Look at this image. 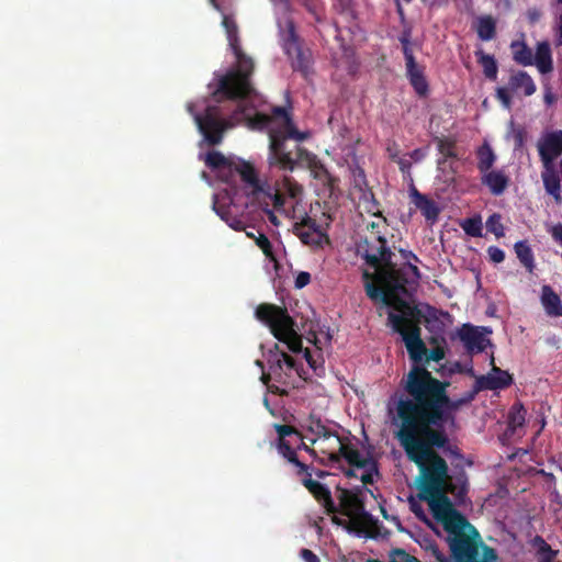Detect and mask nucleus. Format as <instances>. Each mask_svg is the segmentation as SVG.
Segmentation results:
<instances>
[{"label":"nucleus","instance_id":"1","mask_svg":"<svg viewBox=\"0 0 562 562\" xmlns=\"http://www.w3.org/2000/svg\"><path fill=\"white\" fill-rule=\"evenodd\" d=\"M396 439L407 459L414 462L419 476L420 498L428 503L434 518L448 533V542L453 560L462 561L474 553V547L482 544L479 531L454 507L448 494L462 501L468 493L464 474L452 477L446 460L436 451L446 449L449 437L443 429L420 430V428L401 423Z\"/></svg>","mask_w":562,"mask_h":562},{"label":"nucleus","instance_id":"2","mask_svg":"<svg viewBox=\"0 0 562 562\" xmlns=\"http://www.w3.org/2000/svg\"><path fill=\"white\" fill-rule=\"evenodd\" d=\"M409 398H401L396 404V415L401 423L420 428L443 429L454 428L457 412L474 400L477 387L460 398H451L448 394L450 385L447 381L435 378L427 368L412 367L401 382Z\"/></svg>","mask_w":562,"mask_h":562},{"label":"nucleus","instance_id":"3","mask_svg":"<svg viewBox=\"0 0 562 562\" xmlns=\"http://www.w3.org/2000/svg\"><path fill=\"white\" fill-rule=\"evenodd\" d=\"M222 25L225 29L228 46L235 56L234 66L224 75L218 76L217 87L212 95L216 102L222 100H241L254 92L251 76L255 64L240 46L238 25L232 15L224 14Z\"/></svg>","mask_w":562,"mask_h":562},{"label":"nucleus","instance_id":"4","mask_svg":"<svg viewBox=\"0 0 562 562\" xmlns=\"http://www.w3.org/2000/svg\"><path fill=\"white\" fill-rule=\"evenodd\" d=\"M401 305L405 307L404 313L390 312L387 323L393 331L402 337L409 359L414 363L413 367L425 368V363L441 361L446 356L443 348L436 347L428 350L422 339V311L417 306H411L405 301H401Z\"/></svg>","mask_w":562,"mask_h":562},{"label":"nucleus","instance_id":"5","mask_svg":"<svg viewBox=\"0 0 562 562\" xmlns=\"http://www.w3.org/2000/svg\"><path fill=\"white\" fill-rule=\"evenodd\" d=\"M255 315L291 351L300 352L302 350V337L296 330L295 321L290 316L285 307L271 303H261L257 306Z\"/></svg>","mask_w":562,"mask_h":562},{"label":"nucleus","instance_id":"6","mask_svg":"<svg viewBox=\"0 0 562 562\" xmlns=\"http://www.w3.org/2000/svg\"><path fill=\"white\" fill-rule=\"evenodd\" d=\"M380 282L384 289L376 286L373 282L364 284V290L369 299L373 301L380 300L384 305L392 306L403 314L405 307L401 305V299L397 293L406 292L408 283L407 272L404 268H396L391 260L390 265H383L379 271Z\"/></svg>","mask_w":562,"mask_h":562},{"label":"nucleus","instance_id":"7","mask_svg":"<svg viewBox=\"0 0 562 562\" xmlns=\"http://www.w3.org/2000/svg\"><path fill=\"white\" fill-rule=\"evenodd\" d=\"M286 139V136L279 132H272L270 134V165H277L280 169L288 171H293L297 164L305 165L307 168L315 167L318 160L315 154L299 145H294L293 148H289Z\"/></svg>","mask_w":562,"mask_h":562},{"label":"nucleus","instance_id":"8","mask_svg":"<svg viewBox=\"0 0 562 562\" xmlns=\"http://www.w3.org/2000/svg\"><path fill=\"white\" fill-rule=\"evenodd\" d=\"M187 111L192 115L200 133L205 142L215 146L222 143L224 132L233 126L229 120L223 117L222 109L218 105H207L203 114L195 111V104H187Z\"/></svg>","mask_w":562,"mask_h":562},{"label":"nucleus","instance_id":"9","mask_svg":"<svg viewBox=\"0 0 562 562\" xmlns=\"http://www.w3.org/2000/svg\"><path fill=\"white\" fill-rule=\"evenodd\" d=\"M337 490L339 492L340 513L348 517L357 516L367 520V537L371 539L378 538L381 535L382 526L378 519H374L372 515L366 510L364 503L359 494L346 488L338 487Z\"/></svg>","mask_w":562,"mask_h":562},{"label":"nucleus","instance_id":"10","mask_svg":"<svg viewBox=\"0 0 562 562\" xmlns=\"http://www.w3.org/2000/svg\"><path fill=\"white\" fill-rule=\"evenodd\" d=\"M358 252L364 262L373 269H380L383 265H390L394 256L387 246L386 238L376 231L373 237H364L358 243Z\"/></svg>","mask_w":562,"mask_h":562},{"label":"nucleus","instance_id":"11","mask_svg":"<svg viewBox=\"0 0 562 562\" xmlns=\"http://www.w3.org/2000/svg\"><path fill=\"white\" fill-rule=\"evenodd\" d=\"M293 234L312 249H322L330 244L329 236L323 232L316 220L307 214L293 225Z\"/></svg>","mask_w":562,"mask_h":562},{"label":"nucleus","instance_id":"12","mask_svg":"<svg viewBox=\"0 0 562 562\" xmlns=\"http://www.w3.org/2000/svg\"><path fill=\"white\" fill-rule=\"evenodd\" d=\"M281 121L283 124L284 131H278L282 135L286 136V138H293L295 140H304L310 134L307 132H300L296 130L290 113L283 106H274L272 109L271 117L266 114H257L255 117V123L260 125L261 127L267 126L270 121ZM272 132H277L276 130L270 131L269 135Z\"/></svg>","mask_w":562,"mask_h":562},{"label":"nucleus","instance_id":"13","mask_svg":"<svg viewBox=\"0 0 562 562\" xmlns=\"http://www.w3.org/2000/svg\"><path fill=\"white\" fill-rule=\"evenodd\" d=\"M537 148L542 166H554L555 159L562 155V131L543 133L537 143Z\"/></svg>","mask_w":562,"mask_h":562},{"label":"nucleus","instance_id":"14","mask_svg":"<svg viewBox=\"0 0 562 562\" xmlns=\"http://www.w3.org/2000/svg\"><path fill=\"white\" fill-rule=\"evenodd\" d=\"M484 333H490L485 327H477L471 324H463L458 329V337L462 341L468 353H480L491 344Z\"/></svg>","mask_w":562,"mask_h":562},{"label":"nucleus","instance_id":"15","mask_svg":"<svg viewBox=\"0 0 562 562\" xmlns=\"http://www.w3.org/2000/svg\"><path fill=\"white\" fill-rule=\"evenodd\" d=\"M304 477L301 480L303 486L314 496V498L324 507L327 514L338 512L329 488L318 481L312 479V468L307 472H303Z\"/></svg>","mask_w":562,"mask_h":562},{"label":"nucleus","instance_id":"16","mask_svg":"<svg viewBox=\"0 0 562 562\" xmlns=\"http://www.w3.org/2000/svg\"><path fill=\"white\" fill-rule=\"evenodd\" d=\"M492 370L485 375L476 379L477 390H503L512 385L513 376L507 372L494 364V358L491 360Z\"/></svg>","mask_w":562,"mask_h":562},{"label":"nucleus","instance_id":"17","mask_svg":"<svg viewBox=\"0 0 562 562\" xmlns=\"http://www.w3.org/2000/svg\"><path fill=\"white\" fill-rule=\"evenodd\" d=\"M308 430L316 435V438L312 440V443L318 445L319 451L327 454L331 461H338L339 457L329 452V449L325 447V443L327 441H333V446L339 445V435L327 428L321 420L312 422Z\"/></svg>","mask_w":562,"mask_h":562},{"label":"nucleus","instance_id":"18","mask_svg":"<svg viewBox=\"0 0 562 562\" xmlns=\"http://www.w3.org/2000/svg\"><path fill=\"white\" fill-rule=\"evenodd\" d=\"M409 194L414 205L420 211L426 221L430 224L436 223L440 214L438 204L426 194L420 193L414 186L411 188Z\"/></svg>","mask_w":562,"mask_h":562},{"label":"nucleus","instance_id":"19","mask_svg":"<svg viewBox=\"0 0 562 562\" xmlns=\"http://www.w3.org/2000/svg\"><path fill=\"white\" fill-rule=\"evenodd\" d=\"M406 78L413 87L416 94L420 98H425L429 93V83L425 75V66L418 65L417 63L405 67Z\"/></svg>","mask_w":562,"mask_h":562},{"label":"nucleus","instance_id":"20","mask_svg":"<svg viewBox=\"0 0 562 562\" xmlns=\"http://www.w3.org/2000/svg\"><path fill=\"white\" fill-rule=\"evenodd\" d=\"M481 182L488 188L493 195L498 196L507 189L509 178L502 170H490L483 173Z\"/></svg>","mask_w":562,"mask_h":562},{"label":"nucleus","instance_id":"21","mask_svg":"<svg viewBox=\"0 0 562 562\" xmlns=\"http://www.w3.org/2000/svg\"><path fill=\"white\" fill-rule=\"evenodd\" d=\"M291 59L293 70L299 71L304 78H308L312 74V54L308 49L299 46L293 52L285 53Z\"/></svg>","mask_w":562,"mask_h":562},{"label":"nucleus","instance_id":"22","mask_svg":"<svg viewBox=\"0 0 562 562\" xmlns=\"http://www.w3.org/2000/svg\"><path fill=\"white\" fill-rule=\"evenodd\" d=\"M338 457H342L351 467L361 468L367 464L373 465V458L371 456H362L361 452L351 445L342 443L339 438Z\"/></svg>","mask_w":562,"mask_h":562},{"label":"nucleus","instance_id":"23","mask_svg":"<svg viewBox=\"0 0 562 562\" xmlns=\"http://www.w3.org/2000/svg\"><path fill=\"white\" fill-rule=\"evenodd\" d=\"M273 190L271 186L260 183L245 194L248 199L247 205L258 206L262 211H268L271 206Z\"/></svg>","mask_w":562,"mask_h":562},{"label":"nucleus","instance_id":"24","mask_svg":"<svg viewBox=\"0 0 562 562\" xmlns=\"http://www.w3.org/2000/svg\"><path fill=\"white\" fill-rule=\"evenodd\" d=\"M541 178L543 182V187L548 194L552 195L554 201L560 204L562 202L561 198V182L559 175L555 170L554 166L543 167V171L541 172Z\"/></svg>","mask_w":562,"mask_h":562},{"label":"nucleus","instance_id":"25","mask_svg":"<svg viewBox=\"0 0 562 562\" xmlns=\"http://www.w3.org/2000/svg\"><path fill=\"white\" fill-rule=\"evenodd\" d=\"M541 304L549 316H562V301L550 285L541 288Z\"/></svg>","mask_w":562,"mask_h":562},{"label":"nucleus","instance_id":"26","mask_svg":"<svg viewBox=\"0 0 562 562\" xmlns=\"http://www.w3.org/2000/svg\"><path fill=\"white\" fill-rule=\"evenodd\" d=\"M233 171L237 172L240 176V179L244 183V193L246 194L248 191L258 187L261 182L258 178L257 171L255 168L246 161H240L238 164H234Z\"/></svg>","mask_w":562,"mask_h":562},{"label":"nucleus","instance_id":"27","mask_svg":"<svg viewBox=\"0 0 562 562\" xmlns=\"http://www.w3.org/2000/svg\"><path fill=\"white\" fill-rule=\"evenodd\" d=\"M533 64L541 74H548L553 69L551 48L548 42L537 44Z\"/></svg>","mask_w":562,"mask_h":562},{"label":"nucleus","instance_id":"28","mask_svg":"<svg viewBox=\"0 0 562 562\" xmlns=\"http://www.w3.org/2000/svg\"><path fill=\"white\" fill-rule=\"evenodd\" d=\"M509 89L513 91L522 90L524 94L529 97L536 92V85L532 78L524 70L512 75L508 81Z\"/></svg>","mask_w":562,"mask_h":562},{"label":"nucleus","instance_id":"29","mask_svg":"<svg viewBox=\"0 0 562 562\" xmlns=\"http://www.w3.org/2000/svg\"><path fill=\"white\" fill-rule=\"evenodd\" d=\"M282 47L284 52H293L294 48L301 46L300 37L295 30L293 20L286 19L284 26L280 27Z\"/></svg>","mask_w":562,"mask_h":562},{"label":"nucleus","instance_id":"30","mask_svg":"<svg viewBox=\"0 0 562 562\" xmlns=\"http://www.w3.org/2000/svg\"><path fill=\"white\" fill-rule=\"evenodd\" d=\"M278 452L288 460V462L292 463L297 468L296 474L302 475L303 472H307L310 470V465L301 462L297 458L296 451L291 447L289 441H278L277 443Z\"/></svg>","mask_w":562,"mask_h":562},{"label":"nucleus","instance_id":"31","mask_svg":"<svg viewBox=\"0 0 562 562\" xmlns=\"http://www.w3.org/2000/svg\"><path fill=\"white\" fill-rule=\"evenodd\" d=\"M510 49L513 53V59L518 65H522V66L533 65L532 50L528 47V45L524 41H513L510 44Z\"/></svg>","mask_w":562,"mask_h":562},{"label":"nucleus","instance_id":"32","mask_svg":"<svg viewBox=\"0 0 562 562\" xmlns=\"http://www.w3.org/2000/svg\"><path fill=\"white\" fill-rule=\"evenodd\" d=\"M206 166L216 171H228L229 173L233 172V166L235 162H233L229 158L225 157L221 151L212 150L206 154L205 158Z\"/></svg>","mask_w":562,"mask_h":562},{"label":"nucleus","instance_id":"33","mask_svg":"<svg viewBox=\"0 0 562 562\" xmlns=\"http://www.w3.org/2000/svg\"><path fill=\"white\" fill-rule=\"evenodd\" d=\"M497 560V553L496 551L484 544H477L474 547V553L471 554L469 558L465 557L460 561L459 559L453 560L454 562H496Z\"/></svg>","mask_w":562,"mask_h":562},{"label":"nucleus","instance_id":"34","mask_svg":"<svg viewBox=\"0 0 562 562\" xmlns=\"http://www.w3.org/2000/svg\"><path fill=\"white\" fill-rule=\"evenodd\" d=\"M475 30L481 41H491L496 35V21L492 15H482L476 21Z\"/></svg>","mask_w":562,"mask_h":562},{"label":"nucleus","instance_id":"35","mask_svg":"<svg viewBox=\"0 0 562 562\" xmlns=\"http://www.w3.org/2000/svg\"><path fill=\"white\" fill-rule=\"evenodd\" d=\"M213 210L234 231L246 232V229L248 228V225H246L241 218L234 216L231 213V211L224 205H218L216 200H214L213 202Z\"/></svg>","mask_w":562,"mask_h":562},{"label":"nucleus","instance_id":"36","mask_svg":"<svg viewBox=\"0 0 562 562\" xmlns=\"http://www.w3.org/2000/svg\"><path fill=\"white\" fill-rule=\"evenodd\" d=\"M476 156L477 169L481 173L492 170V167L496 160V155L487 143H484L477 148Z\"/></svg>","mask_w":562,"mask_h":562},{"label":"nucleus","instance_id":"37","mask_svg":"<svg viewBox=\"0 0 562 562\" xmlns=\"http://www.w3.org/2000/svg\"><path fill=\"white\" fill-rule=\"evenodd\" d=\"M477 63L483 68L484 76L490 80H496L497 78V63L493 55L485 54L482 49L475 52Z\"/></svg>","mask_w":562,"mask_h":562},{"label":"nucleus","instance_id":"38","mask_svg":"<svg viewBox=\"0 0 562 562\" xmlns=\"http://www.w3.org/2000/svg\"><path fill=\"white\" fill-rule=\"evenodd\" d=\"M526 422V409L519 402L515 403L507 415L508 429L515 432L518 428H521Z\"/></svg>","mask_w":562,"mask_h":562},{"label":"nucleus","instance_id":"39","mask_svg":"<svg viewBox=\"0 0 562 562\" xmlns=\"http://www.w3.org/2000/svg\"><path fill=\"white\" fill-rule=\"evenodd\" d=\"M515 252L520 263L529 271L535 269L533 252L526 240H520L515 244Z\"/></svg>","mask_w":562,"mask_h":562},{"label":"nucleus","instance_id":"40","mask_svg":"<svg viewBox=\"0 0 562 562\" xmlns=\"http://www.w3.org/2000/svg\"><path fill=\"white\" fill-rule=\"evenodd\" d=\"M267 361L269 364V370L273 375V380L278 383L284 384L286 382V376L289 374L284 369L282 358L279 359L276 352L273 350H270Z\"/></svg>","mask_w":562,"mask_h":562},{"label":"nucleus","instance_id":"41","mask_svg":"<svg viewBox=\"0 0 562 562\" xmlns=\"http://www.w3.org/2000/svg\"><path fill=\"white\" fill-rule=\"evenodd\" d=\"M398 41L402 45V52L405 59V67L417 63L412 48V29L405 27L402 31L401 35L398 36Z\"/></svg>","mask_w":562,"mask_h":562},{"label":"nucleus","instance_id":"42","mask_svg":"<svg viewBox=\"0 0 562 562\" xmlns=\"http://www.w3.org/2000/svg\"><path fill=\"white\" fill-rule=\"evenodd\" d=\"M256 227L255 226H248L246 229L247 237L255 240L256 245L262 250L266 257L272 258L273 257V248L269 240V238L261 232H257L258 235L255 234Z\"/></svg>","mask_w":562,"mask_h":562},{"label":"nucleus","instance_id":"43","mask_svg":"<svg viewBox=\"0 0 562 562\" xmlns=\"http://www.w3.org/2000/svg\"><path fill=\"white\" fill-rule=\"evenodd\" d=\"M438 151L443 156L438 160V165H442L447 158H458L456 151V140L450 137H436Z\"/></svg>","mask_w":562,"mask_h":562},{"label":"nucleus","instance_id":"44","mask_svg":"<svg viewBox=\"0 0 562 562\" xmlns=\"http://www.w3.org/2000/svg\"><path fill=\"white\" fill-rule=\"evenodd\" d=\"M461 227L472 237H481L482 236V221L480 217H471L463 221Z\"/></svg>","mask_w":562,"mask_h":562},{"label":"nucleus","instance_id":"45","mask_svg":"<svg viewBox=\"0 0 562 562\" xmlns=\"http://www.w3.org/2000/svg\"><path fill=\"white\" fill-rule=\"evenodd\" d=\"M486 228L488 232L493 233L496 237L504 236V226L502 224V217L499 214L494 213L488 216L486 221Z\"/></svg>","mask_w":562,"mask_h":562},{"label":"nucleus","instance_id":"46","mask_svg":"<svg viewBox=\"0 0 562 562\" xmlns=\"http://www.w3.org/2000/svg\"><path fill=\"white\" fill-rule=\"evenodd\" d=\"M360 469L364 470L360 477L363 484H372L374 482V476L379 475L378 462L374 458L373 465L367 464L366 467H361Z\"/></svg>","mask_w":562,"mask_h":562},{"label":"nucleus","instance_id":"47","mask_svg":"<svg viewBox=\"0 0 562 562\" xmlns=\"http://www.w3.org/2000/svg\"><path fill=\"white\" fill-rule=\"evenodd\" d=\"M274 429L279 436L278 441H288L285 438L291 435H300L299 431L290 425L274 424Z\"/></svg>","mask_w":562,"mask_h":562},{"label":"nucleus","instance_id":"48","mask_svg":"<svg viewBox=\"0 0 562 562\" xmlns=\"http://www.w3.org/2000/svg\"><path fill=\"white\" fill-rule=\"evenodd\" d=\"M273 379V375L271 374V372H265L262 371V374H261V378L260 380L262 381L263 384L267 385L269 392L273 393V394H279V395H284L286 394V391L281 389L280 386L276 385V384H270V381Z\"/></svg>","mask_w":562,"mask_h":562},{"label":"nucleus","instance_id":"49","mask_svg":"<svg viewBox=\"0 0 562 562\" xmlns=\"http://www.w3.org/2000/svg\"><path fill=\"white\" fill-rule=\"evenodd\" d=\"M273 351L276 352L279 359L282 358V363L288 371H292L295 369V360L293 357L288 355L285 351H280L278 345H274Z\"/></svg>","mask_w":562,"mask_h":562},{"label":"nucleus","instance_id":"50","mask_svg":"<svg viewBox=\"0 0 562 562\" xmlns=\"http://www.w3.org/2000/svg\"><path fill=\"white\" fill-rule=\"evenodd\" d=\"M283 186L286 189L289 195L293 199L300 196L302 194V187L296 182H293L291 179L285 178L283 181Z\"/></svg>","mask_w":562,"mask_h":562},{"label":"nucleus","instance_id":"51","mask_svg":"<svg viewBox=\"0 0 562 562\" xmlns=\"http://www.w3.org/2000/svg\"><path fill=\"white\" fill-rule=\"evenodd\" d=\"M496 98L501 101L505 109H510L512 106V98L508 91V88L498 87L496 89Z\"/></svg>","mask_w":562,"mask_h":562},{"label":"nucleus","instance_id":"52","mask_svg":"<svg viewBox=\"0 0 562 562\" xmlns=\"http://www.w3.org/2000/svg\"><path fill=\"white\" fill-rule=\"evenodd\" d=\"M487 254H488L490 260L495 263H501L505 259L504 250L496 246H490L487 248Z\"/></svg>","mask_w":562,"mask_h":562},{"label":"nucleus","instance_id":"53","mask_svg":"<svg viewBox=\"0 0 562 562\" xmlns=\"http://www.w3.org/2000/svg\"><path fill=\"white\" fill-rule=\"evenodd\" d=\"M308 169L312 171V173L314 175V178L316 179H327L329 178V173L327 171V169L324 167V165L317 160L315 167H308Z\"/></svg>","mask_w":562,"mask_h":562},{"label":"nucleus","instance_id":"54","mask_svg":"<svg viewBox=\"0 0 562 562\" xmlns=\"http://www.w3.org/2000/svg\"><path fill=\"white\" fill-rule=\"evenodd\" d=\"M311 282V274L308 272L302 271L295 278V288L302 289L306 286Z\"/></svg>","mask_w":562,"mask_h":562},{"label":"nucleus","instance_id":"55","mask_svg":"<svg viewBox=\"0 0 562 562\" xmlns=\"http://www.w3.org/2000/svg\"><path fill=\"white\" fill-rule=\"evenodd\" d=\"M284 196L280 194L277 190H273L271 206H273L277 211H281L284 205Z\"/></svg>","mask_w":562,"mask_h":562},{"label":"nucleus","instance_id":"56","mask_svg":"<svg viewBox=\"0 0 562 562\" xmlns=\"http://www.w3.org/2000/svg\"><path fill=\"white\" fill-rule=\"evenodd\" d=\"M526 16L528 19V22L530 24H536L537 22H539V20L541 19L542 16V13L539 9L537 8H530L527 10L526 12Z\"/></svg>","mask_w":562,"mask_h":562},{"label":"nucleus","instance_id":"57","mask_svg":"<svg viewBox=\"0 0 562 562\" xmlns=\"http://www.w3.org/2000/svg\"><path fill=\"white\" fill-rule=\"evenodd\" d=\"M427 549L431 552L432 557H435V559L438 561V562H448V559L446 558L445 553H442L440 551V549L438 548L437 544L435 543H430Z\"/></svg>","mask_w":562,"mask_h":562},{"label":"nucleus","instance_id":"58","mask_svg":"<svg viewBox=\"0 0 562 562\" xmlns=\"http://www.w3.org/2000/svg\"><path fill=\"white\" fill-rule=\"evenodd\" d=\"M301 558L305 562H321L318 557L310 549H302L301 550Z\"/></svg>","mask_w":562,"mask_h":562},{"label":"nucleus","instance_id":"59","mask_svg":"<svg viewBox=\"0 0 562 562\" xmlns=\"http://www.w3.org/2000/svg\"><path fill=\"white\" fill-rule=\"evenodd\" d=\"M427 153L423 148H416L412 153H409L411 159H413L415 162H418L423 160L426 157Z\"/></svg>","mask_w":562,"mask_h":562},{"label":"nucleus","instance_id":"60","mask_svg":"<svg viewBox=\"0 0 562 562\" xmlns=\"http://www.w3.org/2000/svg\"><path fill=\"white\" fill-rule=\"evenodd\" d=\"M302 4L313 15H317V1L316 0H302Z\"/></svg>","mask_w":562,"mask_h":562},{"label":"nucleus","instance_id":"61","mask_svg":"<svg viewBox=\"0 0 562 562\" xmlns=\"http://www.w3.org/2000/svg\"><path fill=\"white\" fill-rule=\"evenodd\" d=\"M402 268L405 269V272L409 271L415 277L416 280L420 278V271L417 266L408 262L405 263Z\"/></svg>","mask_w":562,"mask_h":562},{"label":"nucleus","instance_id":"62","mask_svg":"<svg viewBox=\"0 0 562 562\" xmlns=\"http://www.w3.org/2000/svg\"><path fill=\"white\" fill-rule=\"evenodd\" d=\"M398 165V168L402 172H408L411 167H412V162L407 159H404V158H397L395 160Z\"/></svg>","mask_w":562,"mask_h":562},{"label":"nucleus","instance_id":"63","mask_svg":"<svg viewBox=\"0 0 562 562\" xmlns=\"http://www.w3.org/2000/svg\"><path fill=\"white\" fill-rule=\"evenodd\" d=\"M552 237L562 245V225H555L552 228Z\"/></svg>","mask_w":562,"mask_h":562},{"label":"nucleus","instance_id":"64","mask_svg":"<svg viewBox=\"0 0 562 562\" xmlns=\"http://www.w3.org/2000/svg\"><path fill=\"white\" fill-rule=\"evenodd\" d=\"M557 41L559 45H562V13L560 14L557 23Z\"/></svg>","mask_w":562,"mask_h":562}]
</instances>
